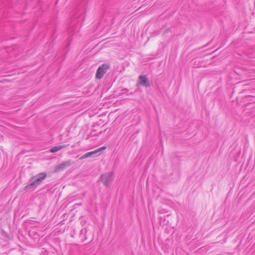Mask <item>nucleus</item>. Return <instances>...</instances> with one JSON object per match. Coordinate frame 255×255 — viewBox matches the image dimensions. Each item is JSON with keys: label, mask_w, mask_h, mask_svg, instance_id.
Segmentation results:
<instances>
[{"label": "nucleus", "mask_w": 255, "mask_h": 255, "mask_svg": "<svg viewBox=\"0 0 255 255\" xmlns=\"http://www.w3.org/2000/svg\"><path fill=\"white\" fill-rule=\"evenodd\" d=\"M193 67H194V68H198V67H199V66H194Z\"/></svg>", "instance_id": "obj_13"}, {"label": "nucleus", "mask_w": 255, "mask_h": 255, "mask_svg": "<svg viewBox=\"0 0 255 255\" xmlns=\"http://www.w3.org/2000/svg\"><path fill=\"white\" fill-rule=\"evenodd\" d=\"M73 163L74 162H73L71 160L63 162L55 166V171L58 172L60 171H62Z\"/></svg>", "instance_id": "obj_4"}, {"label": "nucleus", "mask_w": 255, "mask_h": 255, "mask_svg": "<svg viewBox=\"0 0 255 255\" xmlns=\"http://www.w3.org/2000/svg\"><path fill=\"white\" fill-rule=\"evenodd\" d=\"M133 94V93H132V92H131V93H130V94Z\"/></svg>", "instance_id": "obj_14"}, {"label": "nucleus", "mask_w": 255, "mask_h": 255, "mask_svg": "<svg viewBox=\"0 0 255 255\" xmlns=\"http://www.w3.org/2000/svg\"><path fill=\"white\" fill-rule=\"evenodd\" d=\"M110 68V65H101L98 68L95 77L97 79H101Z\"/></svg>", "instance_id": "obj_3"}, {"label": "nucleus", "mask_w": 255, "mask_h": 255, "mask_svg": "<svg viewBox=\"0 0 255 255\" xmlns=\"http://www.w3.org/2000/svg\"><path fill=\"white\" fill-rule=\"evenodd\" d=\"M122 91L123 92V93H125L126 92H128V90L127 88H123V89H122Z\"/></svg>", "instance_id": "obj_10"}, {"label": "nucleus", "mask_w": 255, "mask_h": 255, "mask_svg": "<svg viewBox=\"0 0 255 255\" xmlns=\"http://www.w3.org/2000/svg\"><path fill=\"white\" fill-rule=\"evenodd\" d=\"M138 84L144 86L145 87H149L150 86V84L148 80V79L146 77V75H140L138 77Z\"/></svg>", "instance_id": "obj_5"}, {"label": "nucleus", "mask_w": 255, "mask_h": 255, "mask_svg": "<svg viewBox=\"0 0 255 255\" xmlns=\"http://www.w3.org/2000/svg\"><path fill=\"white\" fill-rule=\"evenodd\" d=\"M96 129L92 130L89 134V136L92 137V136H99V134H97V133H96Z\"/></svg>", "instance_id": "obj_9"}, {"label": "nucleus", "mask_w": 255, "mask_h": 255, "mask_svg": "<svg viewBox=\"0 0 255 255\" xmlns=\"http://www.w3.org/2000/svg\"><path fill=\"white\" fill-rule=\"evenodd\" d=\"M101 150V148H99L96 150L87 152L85 154H84L83 155H82L80 158V159H83L86 158H88L91 156H97V154L99 153V155L100 154L99 152Z\"/></svg>", "instance_id": "obj_6"}, {"label": "nucleus", "mask_w": 255, "mask_h": 255, "mask_svg": "<svg viewBox=\"0 0 255 255\" xmlns=\"http://www.w3.org/2000/svg\"><path fill=\"white\" fill-rule=\"evenodd\" d=\"M66 146H67L66 145L63 144V145H61L53 146L50 148V149L49 150V151L50 152H55L62 148L66 147Z\"/></svg>", "instance_id": "obj_7"}, {"label": "nucleus", "mask_w": 255, "mask_h": 255, "mask_svg": "<svg viewBox=\"0 0 255 255\" xmlns=\"http://www.w3.org/2000/svg\"><path fill=\"white\" fill-rule=\"evenodd\" d=\"M113 172H110L102 174L100 175V180L103 183L105 186H109L113 180Z\"/></svg>", "instance_id": "obj_2"}, {"label": "nucleus", "mask_w": 255, "mask_h": 255, "mask_svg": "<svg viewBox=\"0 0 255 255\" xmlns=\"http://www.w3.org/2000/svg\"><path fill=\"white\" fill-rule=\"evenodd\" d=\"M246 98H253V97L251 96H246L245 97Z\"/></svg>", "instance_id": "obj_12"}, {"label": "nucleus", "mask_w": 255, "mask_h": 255, "mask_svg": "<svg viewBox=\"0 0 255 255\" xmlns=\"http://www.w3.org/2000/svg\"><path fill=\"white\" fill-rule=\"evenodd\" d=\"M1 236L3 237L6 241H8L10 239V237L3 230L1 231Z\"/></svg>", "instance_id": "obj_8"}, {"label": "nucleus", "mask_w": 255, "mask_h": 255, "mask_svg": "<svg viewBox=\"0 0 255 255\" xmlns=\"http://www.w3.org/2000/svg\"><path fill=\"white\" fill-rule=\"evenodd\" d=\"M46 177L47 173L45 172H40L32 176L29 180V183L24 187V190L26 191L34 190L42 182Z\"/></svg>", "instance_id": "obj_1"}, {"label": "nucleus", "mask_w": 255, "mask_h": 255, "mask_svg": "<svg viewBox=\"0 0 255 255\" xmlns=\"http://www.w3.org/2000/svg\"><path fill=\"white\" fill-rule=\"evenodd\" d=\"M107 129L106 128V129H105L104 131H102V130L100 131L98 133H97V134H99V135L101 134L102 133H103L104 132L106 131L107 130Z\"/></svg>", "instance_id": "obj_11"}]
</instances>
